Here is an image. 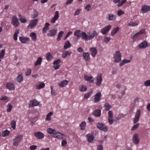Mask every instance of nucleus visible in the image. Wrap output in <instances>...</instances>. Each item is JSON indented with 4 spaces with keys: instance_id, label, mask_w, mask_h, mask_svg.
Returning a JSON list of instances; mask_svg holds the SVG:
<instances>
[{
    "instance_id": "obj_1",
    "label": "nucleus",
    "mask_w": 150,
    "mask_h": 150,
    "mask_svg": "<svg viewBox=\"0 0 150 150\" xmlns=\"http://www.w3.org/2000/svg\"><path fill=\"white\" fill-rule=\"evenodd\" d=\"M121 54L120 51H116L114 55V59L116 63L119 62L121 60Z\"/></svg>"
},
{
    "instance_id": "obj_2",
    "label": "nucleus",
    "mask_w": 150,
    "mask_h": 150,
    "mask_svg": "<svg viewBox=\"0 0 150 150\" xmlns=\"http://www.w3.org/2000/svg\"><path fill=\"white\" fill-rule=\"evenodd\" d=\"M23 139V136L21 135H18L13 140V145L14 146H18Z\"/></svg>"
},
{
    "instance_id": "obj_3",
    "label": "nucleus",
    "mask_w": 150,
    "mask_h": 150,
    "mask_svg": "<svg viewBox=\"0 0 150 150\" xmlns=\"http://www.w3.org/2000/svg\"><path fill=\"white\" fill-rule=\"evenodd\" d=\"M96 85L98 86H100L102 81V74L101 73H98L96 77Z\"/></svg>"
},
{
    "instance_id": "obj_4",
    "label": "nucleus",
    "mask_w": 150,
    "mask_h": 150,
    "mask_svg": "<svg viewBox=\"0 0 150 150\" xmlns=\"http://www.w3.org/2000/svg\"><path fill=\"white\" fill-rule=\"evenodd\" d=\"M11 24L15 27H18L19 25V23L18 18L15 16H13L11 19Z\"/></svg>"
},
{
    "instance_id": "obj_5",
    "label": "nucleus",
    "mask_w": 150,
    "mask_h": 150,
    "mask_svg": "<svg viewBox=\"0 0 150 150\" xmlns=\"http://www.w3.org/2000/svg\"><path fill=\"white\" fill-rule=\"evenodd\" d=\"M96 127L98 129L104 132H107L108 130L107 126L101 123H98L96 125Z\"/></svg>"
},
{
    "instance_id": "obj_6",
    "label": "nucleus",
    "mask_w": 150,
    "mask_h": 150,
    "mask_svg": "<svg viewBox=\"0 0 150 150\" xmlns=\"http://www.w3.org/2000/svg\"><path fill=\"white\" fill-rule=\"evenodd\" d=\"M88 40L93 39L95 36H97L98 35V33L96 30H94L91 33L89 32L88 33Z\"/></svg>"
},
{
    "instance_id": "obj_7",
    "label": "nucleus",
    "mask_w": 150,
    "mask_h": 150,
    "mask_svg": "<svg viewBox=\"0 0 150 150\" xmlns=\"http://www.w3.org/2000/svg\"><path fill=\"white\" fill-rule=\"evenodd\" d=\"M112 26L111 25H109L105 27L100 30V33L103 35H105L107 33L109 30L111 28Z\"/></svg>"
},
{
    "instance_id": "obj_8",
    "label": "nucleus",
    "mask_w": 150,
    "mask_h": 150,
    "mask_svg": "<svg viewBox=\"0 0 150 150\" xmlns=\"http://www.w3.org/2000/svg\"><path fill=\"white\" fill-rule=\"evenodd\" d=\"M38 21L37 19H35L31 20L28 25L29 28L32 29L37 24Z\"/></svg>"
},
{
    "instance_id": "obj_9",
    "label": "nucleus",
    "mask_w": 150,
    "mask_h": 150,
    "mask_svg": "<svg viewBox=\"0 0 150 150\" xmlns=\"http://www.w3.org/2000/svg\"><path fill=\"white\" fill-rule=\"evenodd\" d=\"M140 113L141 112L139 110H138L137 111L133 120L134 123L135 124L138 121L140 115Z\"/></svg>"
},
{
    "instance_id": "obj_10",
    "label": "nucleus",
    "mask_w": 150,
    "mask_h": 150,
    "mask_svg": "<svg viewBox=\"0 0 150 150\" xmlns=\"http://www.w3.org/2000/svg\"><path fill=\"white\" fill-rule=\"evenodd\" d=\"M34 135L36 138L38 139H42L45 137L44 134L42 133L38 132L34 133Z\"/></svg>"
},
{
    "instance_id": "obj_11",
    "label": "nucleus",
    "mask_w": 150,
    "mask_h": 150,
    "mask_svg": "<svg viewBox=\"0 0 150 150\" xmlns=\"http://www.w3.org/2000/svg\"><path fill=\"white\" fill-rule=\"evenodd\" d=\"M53 136L54 138H57L59 139H66L65 135L60 132H56L55 134H54Z\"/></svg>"
},
{
    "instance_id": "obj_12",
    "label": "nucleus",
    "mask_w": 150,
    "mask_h": 150,
    "mask_svg": "<svg viewBox=\"0 0 150 150\" xmlns=\"http://www.w3.org/2000/svg\"><path fill=\"white\" fill-rule=\"evenodd\" d=\"M39 105V102L37 100L34 99L30 101V103L29 104V108L33 107L38 106Z\"/></svg>"
},
{
    "instance_id": "obj_13",
    "label": "nucleus",
    "mask_w": 150,
    "mask_h": 150,
    "mask_svg": "<svg viewBox=\"0 0 150 150\" xmlns=\"http://www.w3.org/2000/svg\"><path fill=\"white\" fill-rule=\"evenodd\" d=\"M145 30L142 29L140 30L139 32L137 33L134 35L132 37L133 40L135 41V40L138 38L139 36L143 33H145Z\"/></svg>"
},
{
    "instance_id": "obj_14",
    "label": "nucleus",
    "mask_w": 150,
    "mask_h": 150,
    "mask_svg": "<svg viewBox=\"0 0 150 150\" xmlns=\"http://www.w3.org/2000/svg\"><path fill=\"white\" fill-rule=\"evenodd\" d=\"M59 18V12L56 11L55 12L54 16L51 19L50 22L51 23L54 24L55 23V21Z\"/></svg>"
},
{
    "instance_id": "obj_15",
    "label": "nucleus",
    "mask_w": 150,
    "mask_h": 150,
    "mask_svg": "<svg viewBox=\"0 0 150 150\" xmlns=\"http://www.w3.org/2000/svg\"><path fill=\"white\" fill-rule=\"evenodd\" d=\"M132 140L133 143L137 145L139 144V139L138 134H135L133 137Z\"/></svg>"
},
{
    "instance_id": "obj_16",
    "label": "nucleus",
    "mask_w": 150,
    "mask_h": 150,
    "mask_svg": "<svg viewBox=\"0 0 150 150\" xmlns=\"http://www.w3.org/2000/svg\"><path fill=\"white\" fill-rule=\"evenodd\" d=\"M101 94L100 92H98L94 96V102L95 103L99 102L100 99Z\"/></svg>"
},
{
    "instance_id": "obj_17",
    "label": "nucleus",
    "mask_w": 150,
    "mask_h": 150,
    "mask_svg": "<svg viewBox=\"0 0 150 150\" xmlns=\"http://www.w3.org/2000/svg\"><path fill=\"white\" fill-rule=\"evenodd\" d=\"M61 62V59H58L53 62V67L55 70H57L59 69L60 67L59 64Z\"/></svg>"
},
{
    "instance_id": "obj_18",
    "label": "nucleus",
    "mask_w": 150,
    "mask_h": 150,
    "mask_svg": "<svg viewBox=\"0 0 150 150\" xmlns=\"http://www.w3.org/2000/svg\"><path fill=\"white\" fill-rule=\"evenodd\" d=\"M141 11L143 13H144L150 11V6L144 5L142 7Z\"/></svg>"
},
{
    "instance_id": "obj_19",
    "label": "nucleus",
    "mask_w": 150,
    "mask_h": 150,
    "mask_svg": "<svg viewBox=\"0 0 150 150\" xmlns=\"http://www.w3.org/2000/svg\"><path fill=\"white\" fill-rule=\"evenodd\" d=\"M106 18L109 21H112L115 20L116 16L113 14L110 13L108 14Z\"/></svg>"
},
{
    "instance_id": "obj_20",
    "label": "nucleus",
    "mask_w": 150,
    "mask_h": 150,
    "mask_svg": "<svg viewBox=\"0 0 150 150\" xmlns=\"http://www.w3.org/2000/svg\"><path fill=\"white\" fill-rule=\"evenodd\" d=\"M86 136L88 142L89 143H91L93 141L94 138L93 135L91 133L86 134Z\"/></svg>"
},
{
    "instance_id": "obj_21",
    "label": "nucleus",
    "mask_w": 150,
    "mask_h": 150,
    "mask_svg": "<svg viewBox=\"0 0 150 150\" xmlns=\"http://www.w3.org/2000/svg\"><path fill=\"white\" fill-rule=\"evenodd\" d=\"M82 55L84 58L85 61L86 62H89L90 61V59L89 53L84 52L83 53Z\"/></svg>"
},
{
    "instance_id": "obj_22",
    "label": "nucleus",
    "mask_w": 150,
    "mask_h": 150,
    "mask_svg": "<svg viewBox=\"0 0 150 150\" xmlns=\"http://www.w3.org/2000/svg\"><path fill=\"white\" fill-rule=\"evenodd\" d=\"M6 88L9 90L12 91L15 90L14 86L13 83H7L6 84Z\"/></svg>"
},
{
    "instance_id": "obj_23",
    "label": "nucleus",
    "mask_w": 150,
    "mask_h": 150,
    "mask_svg": "<svg viewBox=\"0 0 150 150\" xmlns=\"http://www.w3.org/2000/svg\"><path fill=\"white\" fill-rule=\"evenodd\" d=\"M82 39L86 41L88 40V35L85 32H83L81 33V36Z\"/></svg>"
},
{
    "instance_id": "obj_24",
    "label": "nucleus",
    "mask_w": 150,
    "mask_h": 150,
    "mask_svg": "<svg viewBox=\"0 0 150 150\" xmlns=\"http://www.w3.org/2000/svg\"><path fill=\"white\" fill-rule=\"evenodd\" d=\"M148 46V43L146 41H144L139 44L138 47L139 48L144 49Z\"/></svg>"
},
{
    "instance_id": "obj_25",
    "label": "nucleus",
    "mask_w": 150,
    "mask_h": 150,
    "mask_svg": "<svg viewBox=\"0 0 150 150\" xmlns=\"http://www.w3.org/2000/svg\"><path fill=\"white\" fill-rule=\"evenodd\" d=\"M84 78L85 80L90 83L93 82L94 80L92 76H88L86 75H84Z\"/></svg>"
},
{
    "instance_id": "obj_26",
    "label": "nucleus",
    "mask_w": 150,
    "mask_h": 150,
    "mask_svg": "<svg viewBox=\"0 0 150 150\" xmlns=\"http://www.w3.org/2000/svg\"><path fill=\"white\" fill-rule=\"evenodd\" d=\"M90 50L91 53V55L93 57H95L97 54V50L94 47H92L90 48Z\"/></svg>"
},
{
    "instance_id": "obj_27",
    "label": "nucleus",
    "mask_w": 150,
    "mask_h": 150,
    "mask_svg": "<svg viewBox=\"0 0 150 150\" xmlns=\"http://www.w3.org/2000/svg\"><path fill=\"white\" fill-rule=\"evenodd\" d=\"M57 30L56 29H52L49 31L47 35L49 36H53L56 35Z\"/></svg>"
},
{
    "instance_id": "obj_28",
    "label": "nucleus",
    "mask_w": 150,
    "mask_h": 150,
    "mask_svg": "<svg viewBox=\"0 0 150 150\" xmlns=\"http://www.w3.org/2000/svg\"><path fill=\"white\" fill-rule=\"evenodd\" d=\"M132 58H131L130 59H124L122 60L119 64L120 67H122L125 64H127L130 62Z\"/></svg>"
},
{
    "instance_id": "obj_29",
    "label": "nucleus",
    "mask_w": 150,
    "mask_h": 150,
    "mask_svg": "<svg viewBox=\"0 0 150 150\" xmlns=\"http://www.w3.org/2000/svg\"><path fill=\"white\" fill-rule=\"evenodd\" d=\"M50 24L46 23H45L44 27L43 28L42 31L43 33H45L46 31L49 30V27L50 26Z\"/></svg>"
},
{
    "instance_id": "obj_30",
    "label": "nucleus",
    "mask_w": 150,
    "mask_h": 150,
    "mask_svg": "<svg viewBox=\"0 0 150 150\" xmlns=\"http://www.w3.org/2000/svg\"><path fill=\"white\" fill-rule=\"evenodd\" d=\"M69 82L68 81L65 80L62 82L59 83V85L61 87L63 88L67 85L68 83Z\"/></svg>"
},
{
    "instance_id": "obj_31",
    "label": "nucleus",
    "mask_w": 150,
    "mask_h": 150,
    "mask_svg": "<svg viewBox=\"0 0 150 150\" xmlns=\"http://www.w3.org/2000/svg\"><path fill=\"white\" fill-rule=\"evenodd\" d=\"M71 53V51H64L62 54V57L63 58H66L68 55H70Z\"/></svg>"
},
{
    "instance_id": "obj_32",
    "label": "nucleus",
    "mask_w": 150,
    "mask_h": 150,
    "mask_svg": "<svg viewBox=\"0 0 150 150\" xmlns=\"http://www.w3.org/2000/svg\"><path fill=\"white\" fill-rule=\"evenodd\" d=\"M33 13L31 15V17L33 19L37 18L39 12L38 11L35 9H33Z\"/></svg>"
},
{
    "instance_id": "obj_33",
    "label": "nucleus",
    "mask_w": 150,
    "mask_h": 150,
    "mask_svg": "<svg viewBox=\"0 0 150 150\" xmlns=\"http://www.w3.org/2000/svg\"><path fill=\"white\" fill-rule=\"evenodd\" d=\"M45 84L43 83H41L40 84L36 85L35 86V88L38 90H40L44 87Z\"/></svg>"
},
{
    "instance_id": "obj_34",
    "label": "nucleus",
    "mask_w": 150,
    "mask_h": 150,
    "mask_svg": "<svg viewBox=\"0 0 150 150\" xmlns=\"http://www.w3.org/2000/svg\"><path fill=\"white\" fill-rule=\"evenodd\" d=\"M18 16L19 20L21 23H25L27 22V20L24 16H22L21 15H19Z\"/></svg>"
},
{
    "instance_id": "obj_35",
    "label": "nucleus",
    "mask_w": 150,
    "mask_h": 150,
    "mask_svg": "<svg viewBox=\"0 0 150 150\" xmlns=\"http://www.w3.org/2000/svg\"><path fill=\"white\" fill-rule=\"evenodd\" d=\"M30 36L32 40L35 41L37 40V36L36 34L34 32H32L30 33Z\"/></svg>"
},
{
    "instance_id": "obj_36",
    "label": "nucleus",
    "mask_w": 150,
    "mask_h": 150,
    "mask_svg": "<svg viewBox=\"0 0 150 150\" xmlns=\"http://www.w3.org/2000/svg\"><path fill=\"white\" fill-rule=\"evenodd\" d=\"M93 114L96 117H99L101 115V110H97L93 113Z\"/></svg>"
},
{
    "instance_id": "obj_37",
    "label": "nucleus",
    "mask_w": 150,
    "mask_h": 150,
    "mask_svg": "<svg viewBox=\"0 0 150 150\" xmlns=\"http://www.w3.org/2000/svg\"><path fill=\"white\" fill-rule=\"evenodd\" d=\"M10 134V132L8 130H5L3 132L1 133V135L3 137H5L8 136Z\"/></svg>"
},
{
    "instance_id": "obj_38",
    "label": "nucleus",
    "mask_w": 150,
    "mask_h": 150,
    "mask_svg": "<svg viewBox=\"0 0 150 150\" xmlns=\"http://www.w3.org/2000/svg\"><path fill=\"white\" fill-rule=\"evenodd\" d=\"M42 59L41 57L38 58L35 63V66L36 67L38 65H40L42 62Z\"/></svg>"
},
{
    "instance_id": "obj_39",
    "label": "nucleus",
    "mask_w": 150,
    "mask_h": 150,
    "mask_svg": "<svg viewBox=\"0 0 150 150\" xmlns=\"http://www.w3.org/2000/svg\"><path fill=\"white\" fill-rule=\"evenodd\" d=\"M71 46V44L68 41H67L65 42V44L64 46V48L65 50L70 47Z\"/></svg>"
},
{
    "instance_id": "obj_40",
    "label": "nucleus",
    "mask_w": 150,
    "mask_h": 150,
    "mask_svg": "<svg viewBox=\"0 0 150 150\" xmlns=\"http://www.w3.org/2000/svg\"><path fill=\"white\" fill-rule=\"evenodd\" d=\"M80 31H81L80 30H76L74 33V36H76L78 38H81V33H80Z\"/></svg>"
},
{
    "instance_id": "obj_41",
    "label": "nucleus",
    "mask_w": 150,
    "mask_h": 150,
    "mask_svg": "<svg viewBox=\"0 0 150 150\" xmlns=\"http://www.w3.org/2000/svg\"><path fill=\"white\" fill-rule=\"evenodd\" d=\"M119 29L120 28L119 27L114 28L111 32V35L113 36L119 30Z\"/></svg>"
},
{
    "instance_id": "obj_42",
    "label": "nucleus",
    "mask_w": 150,
    "mask_h": 150,
    "mask_svg": "<svg viewBox=\"0 0 150 150\" xmlns=\"http://www.w3.org/2000/svg\"><path fill=\"white\" fill-rule=\"evenodd\" d=\"M19 39L21 42L23 43H26L27 42L29 41V39L28 38H24L21 37H20Z\"/></svg>"
},
{
    "instance_id": "obj_43",
    "label": "nucleus",
    "mask_w": 150,
    "mask_h": 150,
    "mask_svg": "<svg viewBox=\"0 0 150 150\" xmlns=\"http://www.w3.org/2000/svg\"><path fill=\"white\" fill-rule=\"evenodd\" d=\"M16 79L17 81L19 83L21 82L23 80V77L22 75L19 74Z\"/></svg>"
},
{
    "instance_id": "obj_44",
    "label": "nucleus",
    "mask_w": 150,
    "mask_h": 150,
    "mask_svg": "<svg viewBox=\"0 0 150 150\" xmlns=\"http://www.w3.org/2000/svg\"><path fill=\"white\" fill-rule=\"evenodd\" d=\"M104 107L106 111H108L111 108V106L109 103H106L104 105Z\"/></svg>"
},
{
    "instance_id": "obj_45",
    "label": "nucleus",
    "mask_w": 150,
    "mask_h": 150,
    "mask_svg": "<svg viewBox=\"0 0 150 150\" xmlns=\"http://www.w3.org/2000/svg\"><path fill=\"white\" fill-rule=\"evenodd\" d=\"M46 58L47 61H50L52 59L53 57L51 54L50 52H48L46 54Z\"/></svg>"
},
{
    "instance_id": "obj_46",
    "label": "nucleus",
    "mask_w": 150,
    "mask_h": 150,
    "mask_svg": "<svg viewBox=\"0 0 150 150\" xmlns=\"http://www.w3.org/2000/svg\"><path fill=\"white\" fill-rule=\"evenodd\" d=\"M47 132L50 134H55L56 132L55 130L54 129H52L51 128H49L47 129Z\"/></svg>"
},
{
    "instance_id": "obj_47",
    "label": "nucleus",
    "mask_w": 150,
    "mask_h": 150,
    "mask_svg": "<svg viewBox=\"0 0 150 150\" xmlns=\"http://www.w3.org/2000/svg\"><path fill=\"white\" fill-rule=\"evenodd\" d=\"M53 112H50L47 115L46 120H47L49 121H50L51 120V116L53 115Z\"/></svg>"
},
{
    "instance_id": "obj_48",
    "label": "nucleus",
    "mask_w": 150,
    "mask_h": 150,
    "mask_svg": "<svg viewBox=\"0 0 150 150\" xmlns=\"http://www.w3.org/2000/svg\"><path fill=\"white\" fill-rule=\"evenodd\" d=\"M80 127H81V129L82 130H84L85 127L86 126V122H83L81 123L80 125Z\"/></svg>"
},
{
    "instance_id": "obj_49",
    "label": "nucleus",
    "mask_w": 150,
    "mask_h": 150,
    "mask_svg": "<svg viewBox=\"0 0 150 150\" xmlns=\"http://www.w3.org/2000/svg\"><path fill=\"white\" fill-rule=\"evenodd\" d=\"M80 91L81 92L84 91H86L87 89V87L83 85H80L79 86Z\"/></svg>"
},
{
    "instance_id": "obj_50",
    "label": "nucleus",
    "mask_w": 150,
    "mask_h": 150,
    "mask_svg": "<svg viewBox=\"0 0 150 150\" xmlns=\"http://www.w3.org/2000/svg\"><path fill=\"white\" fill-rule=\"evenodd\" d=\"M16 121L13 120L11 121V127L14 130L15 129L16 127Z\"/></svg>"
},
{
    "instance_id": "obj_51",
    "label": "nucleus",
    "mask_w": 150,
    "mask_h": 150,
    "mask_svg": "<svg viewBox=\"0 0 150 150\" xmlns=\"http://www.w3.org/2000/svg\"><path fill=\"white\" fill-rule=\"evenodd\" d=\"M64 32L63 31H60L57 35V41H59L61 40V38L62 37Z\"/></svg>"
},
{
    "instance_id": "obj_52",
    "label": "nucleus",
    "mask_w": 150,
    "mask_h": 150,
    "mask_svg": "<svg viewBox=\"0 0 150 150\" xmlns=\"http://www.w3.org/2000/svg\"><path fill=\"white\" fill-rule=\"evenodd\" d=\"M53 86H51V94L53 96H55L57 94L55 90L53 89Z\"/></svg>"
},
{
    "instance_id": "obj_53",
    "label": "nucleus",
    "mask_w": 150,
    "mask_h": 150,
    "mask_svg": "<svg viewBox=\"0 0 150 150\" xmlns=\"http://www.w3.org/2000/svg\"><path fill=\"white\" fill-rule=\"evenodd\" d=\"M19 33V30H16L14 35L13 36V39H14L16 40V41L17 40V36H18V34Z\"/></svg>"
},
{
    "instance_id": "obj_54",
    "label": "nucleus",
    "mask_w": 150,
    "mask_h": 150,
    "mask_svg": "<svg viewBox=\"0 0 150 150\" xmlns=\"http://www.w3.org/2000/svg\"><path fill=\"white\" fill-rule=\"evenodd\" d=\"M138 23L135 22H131L128 24V25L129 26L134 27L138 25Z\"/></svg>"
},
{
    "instance_id": "obj_55",
    "label": "nucleus",
    "mask_w": 150,
    "mask_h": 150,
    "mask_svg": "<svg viewBox=\"0 0 150 150\" xmlns=\"http://www.w3.org/2000/svg\"><path fill=\"white\" fill-rule=\"evenodd\" d=\"M144 85L146 86H150V79L147 80L144 82Z\"/></svg>"
},
{
    "instance_id": "obj_56",
    "label": "nucleus",
    "mask_w": 150,
    "mask_h": 150,
    "mask_svg": "<svg viewBox=\"0 0 150 150\" xmlns=\"http://www.w3.org/2000/svg\"><path fill=\"white\" fill-rule=\"evenodd\" d=\"M31 70L30 68L27 69L25 73V74L26 76H28L30 75L31 73Z\"/></svg>"
},
{
    "instance_id": "obj_57",
    "label": "nucleus",
    "mask_w": 150,
    "mask_h": 150,
    "mask_svg": "<svg viewBox=\"0 0 150 150\" xmlns=\"http://www.w3.org/2000/svg\"><path fill=\"white\" fill-rule=\"evenodd\" d=\"M5 51V49H3L0 52V59H2L4 57Z\"/></svg>"
},
{
    "instance_id": "obj_58",
    "label": "nucleus",
    "mask_w": 150,
    "mask_h": 150,
    "mask_svg": "<svg viewBox=\"0 0 150 150\" xmlns=\"http://www.w3.org/2000/svg\"><path fill=\"white\" fill-rule=\"evenodd\" d=\"M81 9L79 8L77 9L75 11L74 15V16H76L79 14Z\"/></svg>"
},
{
    "instance_id": "obj_59",
    "label": "nucleus",
    "mask_w": 150,
    "mask_h": 150,
    "mask_svg": "<svg viewBox=\"0 0 150 150\" xmlns=\"http://www.w3.org/2000/svg\"><path fill=\"white\" fill-rule=\"evenodd\" d=\"M139 123L134 125V126L131 128V130L132 131H134V130L136 129L139 126Z\"/></svg>"
},
{
    "instance_id": "obj_60",
    "label": "nucleus",
    "mask_w": 150,
    "mask_h": 150,
    "mask_svg": "<svg viewBox=\"0 0 150 150\" xmlns=\"http://www.w3.org/2000/svg\"><path fill=\"white\" fill-rule=\"evenodd\" d=\"M12 108V106L10 104H9L7 106V111L8 112L11 111Z\"/></svg>"
},
{
    "instance_id": "obj_61",
    "label": "nucleus",
    "mask_w": 150,
    "mask_h": 150,
    "mask_svg": "<svg viewBox=\"0 0 150 150\" xmlns=\"http://www.w3.org/2000/svg\"><path fill=\"white\" fill-rule=\"evenodd\" d=\"M108 118H111L113 117L112 112V111H109L108 112Z\"/></svg>"
},
{
    "instance_id": "obj_62",
    "label": "nucleus",
    "mask_w": 150,
    "mask_h": 150,
    "mask_svg": "<svg viewBox=\"0 0 150 150\" xmlns=\"http://www.w3.org/2000/svg\"><path fill=\"white\" fill-rule=\"evenodd\" d=\"M110 38L108 37H105L104 38L103 42L105 43H108L110 40Z\"/></svg>"
},
{
    "instance_id": "obj_63",
    "label": "nucleus",
    "mask_w": 150,
    "mask_h": 150,
    "mask_svg": "<svg viewBox=\"0 0 150 150\" xmlns=\"http://www.w3.org/2000/svg\"><path fill=\"white\" fill-rule=\"evenodd\" d=\"M67 144V141L66 140H63L61 143V145L63 147H65L66 146Z\"/></svg>"
},
{
    "instance_id": "obj_64",
    "label": "nucleus",
    "mask_w": 150,
    "mask_h": 150,
    "mask_svg": "<svg viewBox=\"0 0 150 150\" xmlns=\"http://www.w3.org/2000/svg\"><path fill=\"white\" fill-rule=\"evenodd\" d=\"M108 122L110 125L112 124L114 121L113 117L111 118H108Z\"/></svg>"
}]
</instances>
